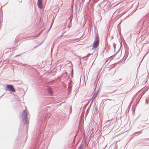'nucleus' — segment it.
Returning <instances> with one entry per match:
<instances>
[{"label": "nucleus", "mask_w": 149, "mask_h": 149, "mask_svg": "<svg viewBox=\"0 0 149 149\" xmlns=\"http://www.w3.org/2000/svg\"><path fill=\"white\" fill-rule=\"evenodd\" d=\"M22 120L23 123L25 124H27L28 121L27 114L26 111L25 110H24L23 111L22 114Z\"/></svg>", "instance_id": "1"}, {"label": "nucleus", "mask_w": 149, "mask_h": 149, "mask_svg": "<svg viewBox=\"0 0 149 149\" xmlns=\"http://www.w3.org/2000/svg\"><path fill=\"white\" fill-rule=\"evenodd\" d=\"M99 39L98 35H96L95 38V41L93 43V48H96L99 45Z\"/></svg>", "instance_id": "2"}, {"label": "nucleus", "mask_w": 149, "mask_h": 149, "mask_svg": "<svg viewBox=\"0 0 149 149\" xmlns=\"http://www.w3.org/2000/svg\"><path fill=\"white\" fill-rule=\"evenodd\" d=\"M6 91L8 90L13 92H14L15 91V90L13 86L11 84L7 85L6 86Z\"/></svg>", "instance_id": "3"}, {"label": "nucleus", "mask_w": 149, "mask_h": 149, "mask_svg": "<svg viewBox=\"0 0 149 149\" xmlns=\"http://www.w3.org/2000/svg\"><path fill=\"white\" fill-rule=\"evenodd\" d=\"M37 5L38 7L40 9H42L43 8L42 4V0H38Z\"/></svg>", "instance_id": "4"}, {"label": "nucleus", "mask_w": 149, "mask_h": 149, "mask_svg": "<svg viewBox=\"0 0 149 149\" xmlns=\"http://www.w3.org/2000/svg\"><path fill=\"white\" fill-rule=\"evenodd\" d=\"M47 91L49 94L51 96H52L53 95V92L51 89V88L49 86L47 88Z\"/></svg>", "instance_id": "5"}, {"label": "nucleus", "mask_w": 149, "mask_h": 149, "mask_svg": "<svg viewBox=\"0 0 149 149\" xmlns=\"http://www.w3.org/2000/svg\"><path fill=\"white\" fill-rule=\"evenodd\" d=\"M73 17V14L72 13L71 14L70 17L69 18V22L68 23V28L69 29L70 28V26H69V24H70L71 23L72 18Z\"/></svg>", "instance_id": "6"}, {"label": "nucleus", "mask_w": 149, "mask_h": 149, "mask_svg": "<svg viewBox=\"0 0 149 149\" xmlns=\"http://www.w3.org/2000/svg\"><path fill=\"white\" fill-rule=\"evenodd\" d=\"M98 91H97V92H98ZM97 93H95L93 95V96L92 97V99L93 98V99H95L96 97H97Z\"/></svg>", "instance_id": "7"}, {"label": "nucleus", "mask_w": 149, "mask_h": 149, "mask_svg": "<svg viewBox=\"0 0 149 149\" xmlns=\"http://www.w3.org/2000/svg\"><path fill=\"white\" fill-rule=\"evenodd\" d=\"M119 50H118V51L115 54H114L112 56H111L110 57L111 58H113L115 56L116 54L119 52Z\"/></svg>", "instance_id": "8"}, {"label": "nucleus", "mask_w": 149, "mask_h": 149, "mask_svg": "<svg viewBox=\"0 0 149 149\" xmlns=\"http://www.w3.org/2000/svg\"><path fill=\"white\" fill-rule=\"evenodd\" d=\"M78 149H83V146L82 144H81L78 147Z\"/></svg>", "instance_id": "9"}, {"label": "nucleus", "mask_w": 149, "mask_h": 149, "mask_svg": "<svg viewBox=\"0 0 149 149\" xmlns=\"http://www.w3.org/2000/svg\"><path fill=\"white\" fill-rule=\"evenodd\" d=\"M111 71H112L111 73H110V74H111L112 75H113L114 74V73H115V72L116 71V70H112Z\"/></svg>", "instance_id": "10"}, {"label": "nucleus", "mask_w": 149, "mask_h": 149, "mask_svg": "<svg viewBox=\"0 0 149 149\" xmlns=\"http://www.w3.org/2000/svg\"><path fill=\"white\" fill-rule=\"evenodd\" d=\"M89 107L88 108V109H87V110H86V113L85 114V115L86 116L87 115V114L89 111Z\"/></svg>", "instance_id": "11"}, {"label": "nucleus", "mask_w": 149, "mask_h": 149, "mask_svg": "<svg viewBox=\"0 0 149 149\" xmlns=\"http://www.w3.org/2000/svg\"><path fill=\"white\" fill-rule=\"evenodd\" d=\"M144 93L140 95L139 96V100H140V99L141 98V97H142Z\"/></svg>", "instance_id": "12"}, {"label": "nucleus", "mask_w": 149, "mask_h": 149, "mask_svg": "<svg viewBox=\"0 0 149 149\" xmlns=\"http://www.w3.org/2000/svg\"><path fill=\"white\" fill-rule=\"evenodd\" d=\"M113 47L114 49V51H115V48H116V45L115 44V43H113Z\"/></svg>", "instance_id": "13"}, {"label": "nucleus", "mask_w": 149, "mask_h": 149, "mask_svg": "<svg viewBox=\"0 0 149 149\" xmlns=\"http://www.w3.org/2000/svg\"><path fill=\"white\" fill-rule=\"evenodd\" d=\"M91 54H88L85 57H88L89 56L91 55Z\"/></svg>", "instance_id": "14"}, {"label": "nucleus", "mask_w": 149, "mask_h": 149, "mask_svg": "<svg viewBox=\"0 0 149 149\" xmlns=\"http://www.w3.org/2000/svg\"><path fill=\"white\" fill-rule=\"evenodd\" d=\"M139 133V134H141V131H139V132H135L133 134H135L136 133Z\"/></svg>", "instance_id": "15"}, {"label": "nucleus", "mask_w": 149, "mask_h": 149, "mask_svg": "<svg viewBox=\"0 0 149 149\" xmlns=\"http://www.w3.org/2000/svg\"><path fill=\"white\" fill-rule=\"evenodd\" d=\"M88 102L87 103V104H86L84 106V109H85L86 107V106L87 105Z\"/></svg>", "instance_id": "16"}, {"label": "nucleus", "mask_w": 149, "mask_h": 149, "mask_svg": "<svg viewBox=\"0 0 149 149\" xmlns=\"http://www.w3.org/2000/svg\"><path fill=\"white\" fill-rule=\"evenodd\" d=\"M6 4H6L4 5V6H3H3H5ZM2 7H3V6H1V7L0 10V11H1V12L2 11Z\"/></svg>", "instance_id": "17"}, {"label": "nucleus", "mask_w": 149, "mask_h": 149, "mask_svg": "<svg viewBox=\"0 0 149 149\" xmlns=\"http://www.w3.org/2000/svg\"><path fill=\"white\" fill-rule=\"evenodd\" d=\"M33 148L34 149H38V147H37V146H33Z\"/></svg>", "instance_id": "18"}, {"label": "nucleus", "mask_w": 149, "mask_h": 149, "mask_svg": "<svg viewBox=\"0 0 149 149\" xmlns=\"http://www.w3.org/2000/svg\"><path fill=\"white\" fill-rule=\"evenodd\" d=\"M17 1L19 3H21L22 2V0H17Z\"/></svg>", "instance_id": "19"}, {"label": "nucleus", "mask_w": 149, "mask_h": 149, "mask_svg": "<svg viewBox=\"0 0 149 149\" xmlns=\"http://www.w3.org/2000/svg\"><path fill=\"white\" fill-rule=\"evenodd\" d=\"M39 35V34H38V35L36 36H33V37H34V38H36L38 37V36Z\"/></svg>", "instance_id": "20"}, {"label": "nucleus", "mask_w": 149, "mask_h": 149, "mask_svg": "<svg viewBox=\"0 0 149 149\" xmlns=\"http://www.w3.org/2000/svg\"><path fill=\"white\" fill-rule=\"evenodd\" d=\"M146 103L148 104V102L147 101V99H146Z\"/></svg>", "instance_id": "21"}, {"label": "nucleus", "mask_w": 149, "mask_h": 149, "mask_svg": "<svg viewBox=\"0 0 149 149\" xmlns=\"http://www.w3.org/2000/svg\"><path fill=\"white\" fill-rule=\"evenodd\" d=\"M120 46H121V47L122 46V40H121V42H120Z\"/></svg>", "instance_id": "22"}, {"label": "nucleus", "mask_w": 149, "mask_h": 149, "mask_svg": "<svg viewBox=\"0 0 149 149\" xmlns=\"http://www.w3.org/2000/svg\"><path fill=\"white\" fill-rule=\"evenodd\" d=\"M22 137H23V136H20V139H21Z\"/></svg>", "instance_id": "23"}, {"label": "nucleus", "mask_w": 149, "mask_h": 149, "mask_svg": "<svg viewBox=\"0 0 149 149\" xmlns=\"http://www.w3.org/2000/svg\"><path fill=\"white\" fill-rule=\"evenodd\" d=\"M92 102H91V103L92 102H93V100H94V99H93H93H92Z\"/></svg>", "instance_id": "24"}, {"label": "nucleus", "mask_w": 149, "mask_h": 149, "mask_svg": "<svg viewBox=\"0 0 149 149\" xmlns=\"http://www.w3.org/2000/svg\"><path fill=\"white\" fill-rule=\"evenodd\" d=\"M85 144H86V146H88V144H86V143H85Z\"/></svg>", "instance_id": "25"}, {"label": "nucleus", "mask_w": 149, "mask_h": 149, "mask_svg": "<svg viewBox=\"0 0 149 149\" xmlns=\"http://www.w3.org/2000/svg\"><path fill=\"white\" fill-rule=\"evenodd\" d=\"M97 54H96V53H95V56L96 57H97Z\"/></svg>", "instance_id": "26"}, {"label": "nucleus", "mask_w": 149, "mask_h": 149, "mask_svg": "<svg viewBox=\"0 0 149 149\" xmlns=\"http://www.w3.org/2000/svg\"><path fill=\"white\" fill-rule=\"evenodd\" d=\"M76 135H77V134H76V135H75V136H74V139H75V137L76 136Z\"/></svg>", "instance_id": "27"}, {"label": "nucleus", "mask_w": 149, "mask_h": 149, "mask_svg": "<svg viewBox=\"0 0 149 149\" xmlns=\"http://www.w3.org/2000/svg\"><path fill=\"white\" fill-rule=\"evenodd\" d=\"M53 22H52V23H51V26H52V24H53Z\"/></svg>", "instance_id": "28"}, {"label": "nucleus", "mask_w": 149, "mask_h": 149, "mask_svg": "<svg viewBox=\"0 0 149 149\" xmlns=\"http://www.w3.org/2000/svg\"><path fill=\"white\" fill-rule=\"evenodd\" d=\"M133 138V137H132L130 139V140H131L132 139V138Z\"/></svg>", "instance_id": "29"}, {"label": "nucleus", "mask_w": 149, "mask_h": 149, "mask_svg": "<svg viewBox=\"0 0 149 149\" xmlns=\"http://www.w3.org/2000/svg\"><path fill=\"white\" fill-rule=\"evenodd\" d=\"M21 127H22V126H20V128H19V130H20V128Z\"/></svg>", "instance_id": "30"}, {"label": "nucleus", "mask_w": 149, "mask_h": 149, "mask_svg": "<svg viewBox=\"0 0 149 149\" xmlns=\"http://www.w3.org/2000/svg\"><path fill=\"white\" fill-rule=\"evenodd\" d=\"M147 81V80H146V81H145V83H146V82Z\"/></svg>", "instance_id": "31"}, {"label": "nucleus", "mask_w": 149, "mask_h": 149, "mask_svg": "<svg viewBox=\"0 0 149 149\" xmlns=\"http://www.w3.org/2000/svg\"><path fill=\"white\" fill-rule=\"evenodd\" d=\"M145 124H149V123H145Z\"/></svg>", "instance_id": "32"}, {"label": "nucleus", "mask_w": 149, "mask_h": 149, "mask_svg": "<svg viewBox=\"0 0 149 149\" xmlns=\"http://www.w3.org/2000/svg\"><path fill=\"white\" fill-rule=\"evenodd\" d=\"M36 47H34V48L33 49H34V48H35Z\"/></svg>", "instance_id": "33"}, {"label": "nucleus", "mask_w": 149, "mask_h": 149, "mask_svg": "<svg viewBox=\"0 0 149 149\" xmlns=\"http://www.w3.org/2000/svg\"><path fill=\"white\" fill-rule=\"evenodd\" d=\"M148 76H147V78H148Z\"/></svg>", "instance_id": "34"}, {"label": "nucleus", "mask_w": 149, "mask_h": 149, "mask_svg": "<svg viewBox=\"0 0 149 149\" xmlns=\"http://www.w3.org/2000/svg\"><path fill=\"white\" fill-rule=\"evenodd\" d=\"M2 96H3V95L1 96L0 97V98L1 97H2Z\"/></svg>", "instance_id": "35"}, {"label": "nucleus", "mask_w": 149, "mask_h": 149, "mask_svg": "<svg viewBox=\"0 0 149 149\" xmlns=\"http://www.w3.org/2000/svg\"><path fill=\"white\" fill-rule=\"evenodd\" d=\"M145 56H144V57H143V58H144V57H145Z\"/></svg>", "instance_id": "36"}]
</instances>
